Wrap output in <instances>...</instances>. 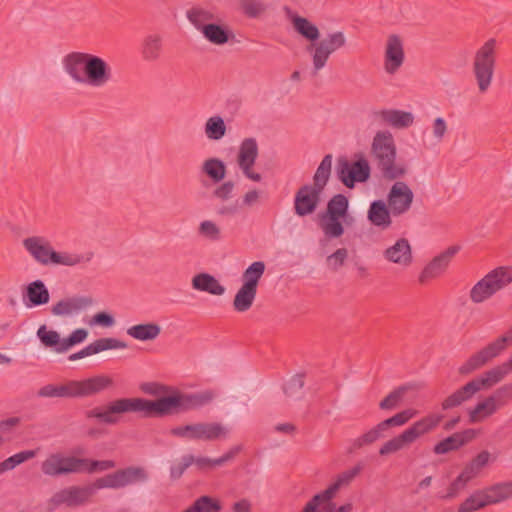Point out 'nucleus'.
Wrapping results in <instances>:
<instances>
[{"mask_svg": "<svg viewBox=\"0 0 512 512\" xmlns=\"http://www.w3.org/2000/svg\"><path fill=\"white\" fill-rule=\"evenodd\" d=\"M370 153L377 169L385 179L396 180L406 175V166L396 162L397 148L390 131L379 130L375 133Z\"/></svg>", "mask_w": 512, "mask_h": 512, "instance_id": "obj_3", "label": "nucleus"}, {"mask_svg": "<svg viewBox=\"0 0 512 512\" xmlns=\"http://www.w3.org/2000/svg\"><path fill=\"white\" fill-rule=\"evenodd\" d=\"M511 339L512 326L507 335L498 338L494 342L484 347L482 350L469 357V359L459 367V373L461 375H467L481 368L493 358L497 357L506 348L508 341Z\"/></svg>", "mask_w": 512, "mask_h": 512, "instance_id": "obj_15", "label": "nucleus"}, {"mask_svg": "<svg viewBox=\"0 0 512 512\" xmlns=\"http://www.w3.org/2000/svg\"><path fill=\"white\" fill-rule=\"evenodd\" d=\"M220 510L219 501L209 496H201L183 512H219Z\"/></svg>", "mask_w": 512, "mask_h": 512, "instance_id": "obj_44", "label": "nucleus"}, {"mask_svg": "<svg viewBox=\"0 0 512 512\" xmlns=\"http://www.w3.org/2000/svg\"><path fill=\"white\" fill-rule=\"evenodd\" d=\"M37 336L46 347H55V349L60 347L62 340L59 333L54 330H48L45 325L38 329Z\"/></svg>", "mask_w": 512, "mask_h": 512, "instance_id": "obj_53", "label": "nucleus"}, {"mask_svg": "<svg viewBox=\"0 0 512 512\" xmlns=\"http://www.w3.org/2000/svg\"><path fill=\"white\" fill-rule=\"evenodd\" d=\"M256 296V290H238L234 298V308L239 312L248 310Z\"/></svg>", "mask_w": 512, "mask_h": 512, "instance_id": "obj_50", "label": "nucleus"}, {"mask_svg": "<svg viewBox=\"0 0 512 512\" xmlns=\"http://www.w3.org/2000/svg\"><path fill=\"white\" fill-rule=\"evenodd\" d=\"M101 488L96 485V479L87 485H72L65 487L54 493L49 499V505L57 508L65 505L70 508L85 506L91 502L92 497L97 490Z\"/></svg>", "mask_w": 512, "mask_h": 512, "instance_id": "obj_12", "label": "nucleus"}, {"mask_svg": "<svg viewBox=\"0 0 512 512\" xmlns=\"http://www.w3.org/2000/svg\"><path fill=\"white\" fill-rule=\"evenodd\" d=\"M494 458L491 453L487 450H482L475 457H473L463 468L459 474L461 478L467 483L478 477L482 470L488 466L490 462H493Z\"/></svg>", "mask_w": 512, "mask_h": 512, "instance_id": "obj_29", "label": "nucleus"}, {"mask_svg": "<svg viewBox=\"0 0 512 512\" xmlns=\"http://www.w3.org/2000/svg\"><path fill=\"white\" fill-rule=\"evenodd\" d=\"M339 180L348 188H353L355 182H365L370 177V166L366 159L350 163L346 159H339L337 164Z\"/></svg>", "mask_w": 512, "mask_h": 512, "instance_id": "obj_17", "label": "nucleus"}, {"mask_svg": "<svg viewBox=\"0 0 512 512\" xmlns=\"http://www.w3.org/2000/svg\"><path fill=\"white\" fill-rule=\"evenodd\" d=\"M260 201V192L256 189H252L247 191L242 199V204L246 207H252L259 203Z\"/></svg>", "mask_w": 512, "mask_h": 512, "instance_id": "obj_64", "label": "nucleus"}, {"mask_svg": "<svg viewBox=\"0 0 512 512\" xmlns=\"http://www.w3.org/2000/svg\"><path fill=\"white\" fill-rule=\"evenodd\" d=\"M80 461H82V463L79 464L80 473L87 472L91 474L97 471L102 472L113 469L116 466L113 460H90L80 458Z\"/></svg>", "mask_w": 512, "mask_h": 512, "instance_id": "obj_43", "label": "nucleus"}, {"mask_svg": "<svg viewBox=\"0 0 512 512\" xmlns=\"http://www.w3.org/2000/svg\"><path fill=\"white\" fill-rule=\"evenodd\" d=\"M347 45V38L342 31L327 33L322 39L310 43L306 47L309 53L314 74H317L328 63L330 57Z\"/></svg>", "mask_w": 512, "mask_h": 512, "instance_id": "obj_9", "label": "nucleus"}, {"mask_svg": "<svg viewBox=\"0 0 512 512\" xmlns=\"http://www.w3.org/2000/svg\"><path fill=\"white\" fill-rule=\"evenodd\" d=\"M405 60L403 39L397 34L388 36L384 49L383 67L387 74L394 75Z\"/></svg>", "mask_w": 512, "mask_h": 512, "instance_id": "obj_20", "label": "nucleus"}, {"mask_svg": "<svg viewBox=\"0 0 512 512\" xmlns=\"http://www.w3.org/2000/svg\"><path fill=\"white\" fill-rule=\"evenodd\" d=\"M500 408L504 407L512 400V383H507L499 387L492 395Z\"/></svg>", "mask_w": 512, "mask_h": 512, "instance_id": "obj_58", "label": "nucleus"}, {"mask_svg": "<svg viewBox=\"0 0 512 512\" xmlns=\"http://www.w3.org/2000/svg\"><path fill=\"white\" fill-rule=\"evenodd\" d=\"M215 397L211 390L193 394H175L157 400L142 398H121L104 406L94 407L85 412L87 418H95L101 423L113 425L128 412H143L145 416H163L177 411H189L209 404Z\"/></svg>", "mask_w": 512, "mask_h": 512, "instance_id": "obj_1", "label": "nucleus"}, {"mask_svg": "<svg viewBox=\"0 0 512 512\" xmlns=\"http://www.w3.org/2000/svg\"><path fill=\"white\" fill-rule=\"evenodd\" d=\"M467 485V482L461 478L460 475L450 484L447 489V494L443 496L444 499H452Z\"/></svg>", "mask_w": 512, "mask_h": 512, "instance_id": "obj_62", "label": "nucleus"}, {"mask_svg": "<svg viewBox=\"0 0 512 512\" xmlns=\"http://www.w3.org/2000/svg\"><path fill=\"white\" fill-rule=\"evenodd\" d=\"M392 211L382 200H376L370 204L368 219L370 222L382 229H387L392 224Z\"/></svg>", "mask_w": 512, "mask_h": 512, "instance_id": "obj_30", "label": "nucleus"}, {"mask_svg": "<svg viewBox=\"0 0 512 512\" xmlns=\"http://www.w3.org/2000/svg\"><path fill=\"white\" fill-rule=\"evenodd\" d=\"M201 170L213 183H220L226 176V165L219 158L206 159Z\"/></svg>", "mask_w": 512, "mask_h": 512, "instance_id": "obj_38", "label": "nucleus"}, {"mask_svg": "<svg viewBox=\"0 0 512 512\" xmlns=\"http://www.w3.org/2000/svg\"><path fill=\"white\" fill-rule=\"evenodd\" d=\"M23 246L30 256L39 264L76 266L90 260L91 256L72 253L68 251H56L51 242L43 236H31L23 240Z\"/></svg>", "mask_w": 512, "mask_h": 512, "instance_id": "obj_5", "label": "nucleus"}, {"mask_svg": "<svg viewBox=\"0 0 512 512\" xmlns=\"http://www.w3.org/2000/svg\"><path fill=\"white\" fill-rule=\"evenodd\" d=\"M112 386V378L101 374L80 381L71 380L62 385L47 384L38 390L37 395L42 398L89 397Z\"/></svg>", "mask_w": 512, "mask_h": 512, "instance_id": "obj_4", "label": "nucleus"}, {"mask_svg": "<svg viewBox=\"0 0 512 512\" xmlns=\"http://www.w3.org/2000/svg\"><path fill=\"white\" fill-rule=\"evenodd\" d=\"M361 470L362 467L360 465H357L351 469L343 471L342 473L337 475L334 482L331 483L327 489L321 492L322 496H324V498H326L330 502V500L335 497L337 492L340 489L347 487L360 473Z\"/></svg>", "mask_w": 512, "mask_h": 512, "instance_id": "obj_33", "label": "nucleus"}, {"mask_svg": "<svg viewBox=\"0 0 512 512\" xmlns=\"http://www.w3.org/2000/svg\"><path fill=\"white\" fill-rule=\"evenodd\" d=\"M500 408L495 399L490 395L484 400L478 402L476 406L469 410V421L471 423H480L494 415Z\"/></svg>", "mask_w": 512, "mask_h": 512, "instance_id": "obj_32", "label": "nucleus"}, {"mask_svg": "<svg viewBox=\"0 0 512 512\" xmlns=\"http://www.w3.org/2000/svg\"><path fill=\"white\" fill-rule=\"evenodd\" d=\"M265 271V264L262 261L252 263L243 273V284L241 288H256L259 279Z\"/></svg>", "mask_w": 512, "mask_h": 512, "instance_id": "obj_42", "label": "nucleus"}, {"mask_svg": "<svg viewBox=\"0 0 512 512\" xmlns=\"http://www.w3.org/2000/svg\"><path fill=\"white\" fill-rule=\"evenodd\" d=\"M234 190L235 184L233 181L229 180L216 186L212 192V196L221 202H226L232 198Z\"/></svg>", "mask_w": 512, "mask_h": 512, "instance_id": "obj_55", "label": "nucleus"}, {"mask_svg": "<svg viewBox=\"0 0 512 512\" xmlns=\"http://www.w3.org/2000/svg\"><path fill=\"white\" fill-rule=\"evenodd\" d=\"M192 288H223V287L210 274L200 273L193 278Z\"/></svg>", "mask_w": 512, "mask_h": 512, "instance_id": "obj_57", "label": "nucleus"}, {"mask_svg": "<svg viewBox=\"0 0 512 512\" xmlns=\"http://www.w3.org/2000/svg\"><path fill=\"white\" fill-rule=\"evenodd\" d=\"M321 506L323 510L331 512L335 505L324 498L322 493H318L306 503L301 512H321Z\"/></svg>", "mask_w": 512, "mask_h": 512, "instance_id": "obj_49", "label": "nucleus"}, {"mask_svg": "<svg viewBox=\"0 0 512 512\" xmlns=\"http://www.w3.org/2000/svg\"><path fill=\"white\" fill-rule=\"evenodd\" d=\"M186 15L190 23L200 32H203V27L206 25H210L219 20L213 8L202 6L192 7L187 11Z\"/></svg>", "mask_w": 512, "mask_h": 512, "instance_id": "obj_31", "label": "nucleus"}, {"mask_svg": "<svg viewBox=\"0 0 512 512\" xmlns=\"http://www.w3.org/2000/svg\"><path fill=\"white\" fill-rule=\"evenodd\" d=\"M383 421L378 423L375 427L364 433L362 436L355 440L354 445L358 448L369 445L383 437V433L387 430Z\"/></svg>", "mask_w": 512, "mask_h": 512, "instance_id": "obj_46", "label": "nucleus"}, {"mask_svg": "<svg viewBox=\"0 0 512 512\" xmlns=\"http://www.w3.org/2000/svg\"><path fill=\"white\" fill-rule=\"evenodd\" d=\"M140 56L147 63L158 62L164 53V38L161 34L152 32L146 34L140 43Z\"/></svg>", "mask_w": 512, "mask_h": 512, "instance_id": "obj_23", "label": "nucleus"}, {"mask_svg": "<svg viewBox=\"0 0 512 512\" xmlns=\"http://www.w3.org/2000/svg\"><path fill=\"white\" fill-rule=\"evenodd\" d=\"M406 390L407 389L404 386L395 389L379 403V407L383 410L395 408L402 401Z\"/></svg>", "mask_w": 512, "mask_h": 512, "instance_id": "obj_54", "label": "nucleus"}, {"mask_svg": "<svg viewBox=\"0 0 512 512\" xmlns=\"http://www.w3.org/2000/svg\"><path fill=\"white\" fill-rule=\"evenodd\" d=\"M258 154L259 148L255 138H245L241 142L237 155V164L243 175L254 182L262 180L261 174L253 171Z\"/></svg>", "mask_w": 512, "mask_h": 512, "instance_id": "obj_18", "label": "nucleus"}, {"mask_svg": "<svg viewBox=\"0 0 512 512\" xmlns=\"http://www.w3.org/2000/svg\"><path fill=\"white\" fill-rule=\"evenodd\" d=\"M239 6L243 14L249 18L260 16L266 9L261 0H241Z\"/></svg>", "mask_w": 512, "mask_h": 512, "instance_id": "obj_51", "label": "nucleus"}, {"mask_svg": "<svg viewBox=\"0 0 512 512\" xmlns=\"http://www.w3.org/2000/svg\"><path fill=\"white\" fill-rule=\"evenodd\" d=\"M27 293L24 296V300L28 299L30 304L28 306L33 305H41L45 304L49 300L48 290H26Z\"/></svg>", "mask_w": 512, "mask_h": 512, "instance_id": "obj_59", "label": "nucleus"}, {"mask_svg": "<svg viewBox=\"0 0 512 512\" xmlns=\"http://www.w3.org/2000/svg\"><path fill=\"white\" fill-rule=\"evenodd\" d=\"M161 333V327L156 323H145L131 326L127 329V334L139 341H151L156 339Z\"/></svg>", "mask_w": 512, "mask_h": 512, "instance_id": "obj_36", "label": "nucleus"}, {"mask_svg": "<svg viewBox=\"0 0 512 512\" xmlns=\"http://www.w3.org/2000/svg\"><path fill=\"white\" fill-rule=\"evenodd\" d=\"M484 489L472 493L460 504L459 512H474L489 505Z\"/></svg>", "mask_w": 512, "mask_h": 512, "instance_id": "obj_41", "label": "nucleus"}, {"mask_svg": "<svg viewBox=\"0 0 512 512\" xmlns=\"http://www.w3.org/2000/svg\"><path fill=\"white\" fill-rule=\"evenodd\" d=\"M434 138L441 142L447 132V123L442 117H437L432 124Z\"/></svg>", "mask_w": 512, "mask_h": 512, "instance_id": "obj_61", "label": "nucleus"}, {"mask_svg": "<svg viewBox=\"0 0 512 512\" xmlns=\"http://www.w3.org/2000/svg\"><path fill=\"white\" fill-rule=\"evenodd\" d=\"M463 446V441L459 436L455 435V433L442 441L438 442L434 448L433 452L437 455H443L449 453L451 451H455Z\"/></svg>", "mask_w": 512, "mask_h": 512, "instance_id": "obj_47", "label": "nucleus"}, {"mask_svg": "<svg viewBox=\"0 0 512 512\" xmlns=\"http://www.w3.org/2000/svg\"><path fill=\"white\" fill-rule=\"evenodd\" d=\"M512 370L511 359L485 372L481 377L473 379L456 390L442 402V408L448 410L471 399L482 388H490L500 382Z\"/></svg>", "mask_w": 512, "mask_h": 512, "instance_id": "obj_7", "label": "nucleus"}, {"mask_svg": "<svg viewBox=\"0 0 512 512\" xmlns=\"http://www.w3.org/2000/svg\"><path fill=\"white\" fill-rule=\"evenodd\" d=\"M193 463V455H184L178 463H175L170 467L171 479H179Z\"/></svg>", "mask_w": 512, "mask_h": 512, "instance_id": "obj_56", "label": "nucleus"}, {"mask_svg": "<svg viewBox=\"0 0 512 512\" xmlns=\"http://www.w3.org/2000/svg\"><path fill=\"white\" fill-rule=\"evenodd\" d=\"M114 323V318L105 312L97 313L92 318V324H97L104 327H111L114 325Z\"/></svg>", "mask_w": 512, "mask_h": 512, "instance_id": "obj_63", "label": "nucleus"}, {"mask_svg": "<svg viewBox=\"0 0 512 512\" xmlns=\"http://www.w3.org/2000/svg\"><path fill=\"white\" fill-rule=\"evenodd\" d=\"M484 491L489 505L506 501L512 497V481L494 484Z\"/></svg>", "mask_w": 512, "mask_h": 512, "instance_id": "obj_37", "label": "nucleus"}, {"mask_svg": "<svg viewBox=\"0 0 512 512\" xmlns=\"http://www.w3.org/2000/svg\"><path fill=\"white\" fill-rule=\"evenodd\" d=\"M226 130V124L219 115L209 117L204 126L205 136L212 141L222 139L226 134Z\"/></svg>", "mask_w": 512, "mask_h": 512, "instance_id": "obj_39", "label": "nucleus"}, {"mask_svg": "<svg viewBox=\"0 0 512 512\" xmlns=\"http://www.w3.org/2000/svg\"><path fill=\"white\" fill-rule=\"evenodd\" d=\"M87 335L88 333L85 329H76L70 334L68 338H65L61 341L60 347L56 348V352H66L72 346L83 342L87 338Z\"/></svg>", "mask_w": 512, "mask_h": 512, "instance_id": "obj_52", "label": "nucleus"}, {"mask_svg": "<svg viewBox=\"0 0 512 512\" xmlns=\"http://www.w3.org/2000/svg\"><path fill=\"white\" fill-rule=\"evenodd\" d=\"M198 233L203 238L217 242L222 239V230L220 226L212 220H204L199 224Z\"/></svg>", "mask_w": 512, "mask_h": 512, "instance_id": "obj_45", "label": "nucleus"}, {"mask_svg": "<svg viewBox=\"0 0 512 512\" xmlns=\"http://www.w3.org/2000/svg\"><path fill=\"white\" fill-rule=\"evenodd\" d=\"M322 192L310 184L301 186L294 198L295 214L304 217L314 213L321 201Z\"/></svg>", "mask_w": 512, "mask_h": 512, "instance_id": "obj_21", "label": "nucleus"}, {"mask_svg": "<svg viewBox=\"0 0 512 512\" xmlns=\"http://www.w3.org/2000/svg\"><path fill=\"white\" fill-rule=\"evenodd\" d=\"M127 344L115 338H100L89 344L79 352L71 354L68 359L70 361H76L84 357L100 353L110 349H125Z\"/></svg>", "mask_w": 512, "mask_h": 512, "instance_id": "obj_27", "label": "nucleus"}, {"mask_svg": "<svg viewBox=\"0 0 512 512\" xmlns=\"http://www.w3.org/2000/svg\"><path fill=\"white\" fill-rule=\"evenodd\" d=\"M348 256L345 248L337 249L333 254L327 257V265L329 268L338 269L341 267Z\"/></svg>", "mask_w": 512, "mask_h": 512, "instance_id": "obj_60", "label": "nucleus"}, {"mask_svg": "<svg viewBox=\"0 0 512 512\" xmlns=\"http://www.w3.org/2000/svg\"><path fill=\"white\" fill-rule=\"evenodd\" d=\"M497 59V41L488 39L475 52L472 71L480 93H486L490 88Z\"/></svg>", "mask_w": 512, "mask_h": 512, "instance_id": "obj_8", "label": "nucleus"}, {"mask_svg": "<svg viewBox=\"0 0 512 512\" xmlns=\"http://www.w3.org/2000/svg\"><path fill=\"white\" fill-rule=\"evenodd\" d=\"M414 202V193L410 186L403 181H395L388 191L386 204L392 211V216L400 217L408 213Z\"/></svg>", "mask_w": 512, "mask_h": 512, "instance_id": "obj_16", "label": "nucleus"}, {"mask_svg": "<svg viewBox=\"0 0 512 512\" xmlns=\"http://www.w3.org/2000/svg\"><path fill=\"white\" fill-rule=\"evenodd\" d=\"M79 457L65 455L63 452L57 451L50 453L41 462V472L47 477H60L70 474L80 473Z\"/></svg>", "mask_w": 512, "mask_h": 512, "instance_id": "obj_14", "label": "nucleus"}, {"mask_svg": "<svg viewBox=\"0 0 512 512\" xmlns=\"http://www.w3.org/2000/svg\"><path fill=\"white\" fill-rule=\"evenodd\" d=\"M332 169V155L327 154L324 156L322 161L320 162L314 176H313V184L312 186L324 190L327 185Z\"/></svg>", "mask_w": 512, "mask_h": 512, "instance_id": "obj_40", "label": "nucleus"}, {"mask_svg": "<svg viewBox=\"0 0 512 512\" xmlns=\"http://www.w3.org/2000/svg\"><path fill=\"white\" fill-rule=\"evenodd\" d=\"M459 250V246H450L432 258V260L423 268L419 276L420 283L422 285L429 284L431 280L443 275Z\"/></svg>", "mask_w": 512, "mask_h": 512, "instance_id": "obj_19", "label": "nucleus"}, {"mask_svg": "<svg viewBox=\"0 0 512 512\" xmlns=\"http://www.w3.org/2000/svg\"><path fill=\"white\" fill-rule=\"evenodd\" d=\"M291 22L294 30L301 35L310 43H314L320 37V31L318 27L305 17L299 15H293Z\"/></svg>", "mask_w": 512, "mask_h": 512, "instance_id": "obj_35", "label": "nucleus"}, {"mask_svg": "<svg viewBox=\"0 0 512 512\" xmlns=\"http://www.w3.org/2000/svg\"><path fill=\"white\" fill-rule=\"evenodd\" d=\"M443 415L431 413L414 422L400 434L386 441L379 449L381 456H387L408 449L422 436L433 431L442 421Z\"/></svg>", "mask_w": 512, "mask_h": 512, "instance_id": "obj_6", "label": "nucleus"}, {"mask_svg": "<svg viewBox=\"0 0 512 512\" xmlns=\"http://www.w3.org/2000/svg\"><path fill=\"white\" fill-rule=\"evenodd\" d=\"M62 64L70 78L79 84L101 88L112 80L111 66L94 54L71 52L64 56Z\"/></svg>", "mask_w": 512, "mask_h": 512, "instance_id": "obj_2", "label": "nucleus"}, {"mask_svg": "<svg viewBox=\"0 0 512 512\" xmlns=\"http://www.w3.org/2000/svg\"><path fill=\"white\" fill-rule=\"evenodd\" d=\"M512 284V267L500 266L479 280L473 288H504Z\"/></svg>", "mask_w": 512, "mask_h": 512, "instance_id": "obj_25", "label": "nucleus"}, {"mask_svg": "<svg viewBox=\"0 0 512 512\" xmlns=\"http://www.w3.org/2000/svg\"><path fill=\"white\" fill-rule=\"evenodd\" d=\"M92 299L84 296H75L60 300L53 306L52 313L57 316H72L87 309Z\"/></svg>", "mask_w": 512, "mask_h": 512, "instance_id": "obj_28", "label": "nucleus"}, {"mask_svg": "<svg viewBox=\"0 0 512 512\" xmlns=\"http://www.w3.org/2000/svg\"><path fill=\"white\" fill-rule=\"evenodd\" d=\"M348 216V199L343 194L334 195L328 202L326 212L321 216V229L329 238L343 235L344 228L341 219L346 221Z\"/></svg>", "mask_w": 512, "mask_h": 512, "instance_id": "obj_11", "label": "nucleus"}, {"mask_svg": "<svg viewBox=\"0 0 512 512\" xmlns=\"http://www.w3.org/2000/svg\"><path fill=\"white\" fill-rule=\"evenodd\" d=\"M375 119L394 129H406L413 125L414 115L398 109H381L373 112Z\"/></svg>", "mask_w": 512, "mask_h": 512, "instance_id": "obj_22", "label": "nucleus"}, {"mask_svg": "<svg viewBox=\"0 0 512 512\" xmlns=\"http://www.w3.org/2000/svg\"><path fill=\"white\" fill-rule=\"evenodd\" d=\"M304 386L303 375H294L284 385L283 391L288 398L299 399L302 396Z\"/></svg>", "mask_w": 512, "mask_h": 512, "instance_id": "obj_48", "label": "nucleus"}, {"mask_svg": "<svg viewBox=\"0 0 512 512\" xmlns=\"http://www.w3.org/2000/svg\"><path fill=\"white\" fill-rule=\"evenodd\" d=\"M127 344L115 338H100L89 344L79 352L71 354L68 359L70 361H76L84 357L100 353L110 349H125Z\"/></svg>", "mask_w": 512, "mask_h": 512, "instance_id": "obj_26", "label": "nucleus"}, {"mask_svg": "<svg viewBox=\"0 0 512 512\" xmlns=\"http://www.w3.org/2000/svg\"><path fill=\"white\" fill-rule=\"evenodd\" d=\"M229 428L219 422H197L170 429L171 436L190 441H219L229 435Z\"/></svg>", "mask_w": 512, "mask_h": 512, "instance_id": "obj_10", "label": "nucleus"}, {"mask_svg": "<svg viewBox=\"0 0 512 512\" xmlns=\"http://www.w3.org/2000/svg\"><path fill=\"white\" fill-rule=\"evenodd\" d=\"M148 477V472L144 467L129 466L97 478L96 485L101 489L117 490L136 483L146 482Z\"/></svg>", "mask_w": 512, "mask_h": 512, "instance_id": "obj_13", "label": "nucleus"}, {"mask_svg": "<svg viewBox=\"0 0 512 512\" xmlns=\"http://www.w3.org/2000/svg\"><path fill=\"white\" fill-rule=\"evenodd\" d=\"M201 33L207 41L218 46L228 43L229 39L233 36L226 25H221L216 22L203 27V32Z\"/></svg>", "mask_w": 512, "mask_h": 512, "instance_id": "obj_34", "label": "nucleus"}, {"mask_svg": "<svg viewBox=\"0 0 512 512\" xmlns=\"http://www.w3.org/2000/svg\"><path fill=\"white\" fill-rule=\"evenodd\" d=\"M383 256L388 262L401 267H408L413 260L411 245L405 238L398 239L392 246L385 249Z\"/></svg>", "mask_w": 512, "mask_h": 512, "instance_id": "obj_24", "label": "nucleus"}]
</instances>
